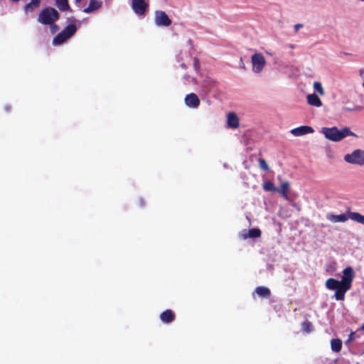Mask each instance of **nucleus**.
Instances as JSON below:
<instances>
[{
	"label": "nucleus",
	"mask_w": 364,
	"mask_h": 364,
	"mask_svg": "<svg viewBox=\"0 0 364 364\" xmlns=\"http://www.w3.org/2000/svg\"><path fill=\"white\" fill-rule=\"evenodd\" d=\"M76 30L77 28L75 25H68L60 33H59L54 37L53 40V43L55 45L62 44L67 39L71 37L75 33Z\"/></svg>",
	"instance_id": "20e7f679"
},
{
	"label": "nucleus",
	"mask_w": 364,
	"mask_h": 364,
	"mask_svg": "<svg viewBox=\"0 0 364 364\" xmlns=\"http://www.w3.org/2000/svg\"><path fill=\"white\" fill-rule=\"evenodd\" d=\"M344 160L349 164L363 166L364 165V151L356 149L350 154H346Z\"/></svg>",
	"instance_id": "39448f33"
},
{
	"label": "nucleus",
	"mask_w": 364,
	"mask_h": 364,
	"mask_svg": "<svg viewBox=\"0 0 364 364\" xmlns=\"http://www.w3.org/2000/svg\"><path fill=\"white\" fill-rule=\"evenodd\" d=\"M314 132V129L310 126H301L290 130V133L296 136L306 135L313 134Z\"/></svg>",
	"instance_id": "1a4fd4ad"
},
{
	"label": "nucleus",
	"mask_w": 364,
	"mask_h": 364,
	"mask_svg": "<svg viewBox=\"0 0 364 364\" xmlns=\"http://www.w3.org/2000/svg\"><path fill=\"white\" fill-rule=\"evenodd\" d=\"M85 11L86 13H90L91 12V1L90 2V4H88L87 7L85 9Z\"/></svg>",
	"instance_id": "2f4dec72"
},
{
	"label": "nucleus",
	"mask_w": 364,
	"mask_h": 364,
	"mask_svg": "<svg viewBox=\"0 0 364 364\" xmlns=\"http://www.w3.org/2000/svg\"><path fill=\"white\" fill-rule=\"evenodd\" d=\"M181 67L183 69H186V68H187L185 63H182V64H181Z\"/></svg>",
	"instance_id": "f704fd0d"
},
{
	"label": "nucleus",
	"mask_w": 364,
	"mask_h": 364,
	"mask_svg": "<svg viewBox=\"0 0 364 364\" xmlns=\"http://www.w3.org/2000/svg\"><path fill=\"white\" fill-rule=\"evenodd\" d=\"M327 218H328V220H329L330 221H331L333 223H343V222L347 221L348 219H350L349 212H348V215L344 214V213L341 214V215L331 214L327 216Z\"/></svg>",
	"instance_id": "ddd939ff"
},
{
	"label": "nucleus",
	"mask_w": 364,
	"mask_h": 364,
	"mask_svg": "<svg viewBox=\"0 0 364 364\" xmlns=\"http://www.w3.org/2000/svg\"><path fill=\"white\" fill-rule=\"evenodd\" d=\"M331 348L333 352L338 353L342 348V341L339 338H333L331 341Z\"/></svg>",
	"instance_id": "f3484780"
},
{
	"label": "nucleus",
	"mask_w": 364,
	"mask_h": 364,
	"mask_svg": "<svg viewBox=\"0 0 364 364\" xmlns=\"http://www.w3.org/2000/svg\"><path fill=\"white\" fill-rule=\"evenodd\" d=\"M131 7L136 16L144 17L148 10L149 4L145 0H131Z\"/></svg>",
	"instance_id": "0eeeda50"
},
{
	"label": "nucleus",
	"mask_w": 364,
	"mask_h": 364,
	"mask_svg": "<svg viewBox=\"0 0 364 364\" xmlns=\"http://www.w3.org/2000/svg\"><path fill=\"white\" fill-rule=\"evenodd\" d=\"M261 230L258 228H252L248 230L247 233H243L242 235V237L243 239L250 238H257L261 236Z\"/></svg>",
	"instance_id": "2eb2a0df"
},
{
	"label": "nucleus",
	"mask_w": 364,
	"mask_h": 364,
	"mask_svg": "<svg viewBox=\"0 0 364 364\" xmlns=\"http://www.w3.org/2000/svg\"><path fill=\"white\" fill-rule=\"evenodd\" d=\"M289 182L286 181V182H284L279 189H277V191L284 198H287V195H288V191H289Z\"/></svg>",
	"instance_id": "6ab92c4d"
},
{
	"label": "nucleus",
	"mask_w": 364,
	"mask_h": 364,
	"mask_svg": "<svg viewBox=\"0 0 364 364\" xmlns=\"http://www.w3.org/2000/svg\"><path fill=\"white\" fill-rule=\"evenodd\" d=\"M55 4L60 11H67L70 8L68 0H55Z\"/></svg>",
	"instance_id": "aec40b11"
},
{
	"label": "nucleus",
	"mask_w": 364,
	"mask_h": 364,
	"mask_svg": "<svg viewBox=\"0 0 364 364\" xmlns=\"http://www.w3.org/2000/svg\"><path fill=\"white\" fill-rule=\"evenodd\" d=\"M41 0H31V1L27 4L25 6V10L28 11V10H32L34 7L38 6L40 4Z\"/></svg>",
	"instance_id": "5701e85b"
},
{
	"label": "nucleus",
	"mask_w": 364,
	"mask_h": 364,
	"mask_svg": "<svg viewBox=\"0 0 364 364\" xmlns=\"http://www.w3.org/2000/svg\"><path fill=\"white\" fill-rule=\"evenodd\" d=\"M312 323L309 321H305L302 323V331L304 333H310L312 331Z\"/></svg>",
	"instance_id": "4be33fe9"
},
{
	"label": "nucleus",
	"mask_w": 364,
	"mask_h": 364,
	"mask_svg": "<svg viewBox=\"0 0 364 364\" xmlns=\"http://www.w3.org/2000/svg\"><path fill=\"white\" fill-rule=\"evenodd\" d=\"M154 23L157 26L168 27L171 20L164 11L157 10L154 13Z\"/></svg>",
	"instance_id": "6e6552de"
},
{
	"label": "nucleus",
	"mask_w": 364,
	"mask_h": 364,
	"mask_svg": "<svg viewBox=\"0 0 364 364\" xmlns=\"http://www.w3.org/2000/svg\"><path fill=\"white\" fill-rule=\"evenodd\" d=\"M359 75L360 77H364V69H360L359 70Z\"/></svg>",
	"instance_id": "72a5a7b5"
},
{
	"label": "nucleus",
	"mask_w": 364,
	"mask_h": 364,
	"mask_svg": "<svg viewBox=\"0 0 364 364\" xmlns=\"http://www.w3.org/2000/svg\"><path fill=\"white\" fill-rule=\"evenodd\" d=\"M263 188L266 191L276 192L277 188L274 186L273 183L269 181H265L263 184Z\"/></svg>",
	"instance_id": "412c9836"
},
{
	"label": "nucleus",
	"mask_w": 364,
	"mask_h": 364,
	"mask_svg": "<svg viewBox=\"0 0 364 364\" xmlns=\"http://www.w3.org/2000/svg\"><path fill=\"white\" fill-rule=\"evenodd\" d=\"M175 314L170 309H166L160 314V319L165 323H171L175 320Z\"/></svg>",
	"instance_id": "f8f14e48"
},
{
	"label": "nucleus",
	"mask_w": 364,
	"mask_h": 364,
	"mask_svg": "<svg viewBox=\"0 0 364 364\" xmlns=\"http://www.w3.org/2000/svg\"><path fill=\"white\" fill-rule=\"evenodd\" d=\"M307 102L310 105L316 107H320L322 105L320 98L315 93L308 95Z\"/></svg>",
	"instance_id": "4468645a"
},
{
	"label": "nucleus",
	"mask_w": 364,
	"mask_h": 364,
	"mask_svg": "<svg viewBox=\"0 0 364 364\" xmlns=\"http://www.w3.org/2000/svg\"><path fill=\"white\" fill-rule=\"evenodd\" d=\"M290 47H291V48H294V46L293 45H291V46H290Z\"/></svg>",
	"instance_id": "ea45409f"
},
{
	"label": "nucleus",
	"mask_w": 364,
	"mask_h": 364,
	"mask_svg": "<svg viewBox=\"0 0 364 364\" xmlns=\"http://www.w3.org/2000/svg\"><path fill=\"white\" fill-rule=\"evenodd\" d=\"M251 63L252 65V72L255 74L260 73L266 65L265 58L260 53H255L252 55Z\"/></svg>",
	"instance_id": "423d86ee"
},
{
	"label": "nucleus",
	"mask_w": 364,
	"mask_h": 364,
	"mask_svg": "<svg viewBox=\"0 0 364 364\" xmlns=\"http://www.w3.org/2000/svg\"><path fill=\"white\" fill-rule=\"evenodd\" d=\"M319 133L324 136H358L348 127H343L341 129H338L336 127H323Z\"/></svg>",
	"instance_id": "7ed1b4c3"
},
{
	"label": "nucleus",
	"mask_w": 364,
	"mask_h": 364,
	"mask_svg": "<svg viewBox=\"0 0 364 364\" xmlns=\"http://www.w3.org/2000/svg\"><path fill=\"white\" fill-rule=\"evenodd\" d=\"M303 27V24L297 23L294 26V31L298 32V31Z\"/></svg>",
	"instance_id": "c85d7f7f"
},
{
	"label": "nucleus",
	"mask_w": 364,
	"mask_h": 364,
	"mask_svg": "<svg viewBox=\"0 0 364 364\" xmlns=\"http://www.w3.org/2000/svg\"><path fill=\"white\" fill-rule=\"evenodd\" d=\"M6 109L7 111L10 110V107H6Z\"/></svg>",
	"instance_id": "e433bc0d"
},
{
	"label": "nucleus",
	"mask_w": 364,
	"mask_h": 364,
	"mask_svg": "<svg viewBox=\"0 0 364 364\" xmlns=\"http://www.w3.org/2000/svg\"><path fill=\"white\" fill-rule=\"evenodd\" d=\"M361 329L364 331V324L362 326Z\"/></svg>",
	"instance_id": "58836bf2"
},
{
	"label": "nucleus",
	"mask_w": 364,
	"mask_h": 364,
	"mask_svg": "<svg viewBox=\"0 0 364 364\" xmlns=\"http://www.w3.org/2000/svg\"><path fill=\"white\" fill-rule=\"evenodd\" d=\"M188 43L191 47L193 46L191 40H188Z\"/></svg>",
	"instance_id": "c9c22d12"
},
{
	"label": "nucleus",
	"mask_w": 364,
	"mask_h": 364,
	"mask_svg": "<svg viewBox=\"0 0 364 364\" xmlns=\"http://www.w3.org/2000/svg\"><path fill=\"white\" fill-rule=\"evenodd\" d=\"M185 104L190 108H197L200 105V100L194 93H190L185 97Z\"/></svg>",
	"instance_id": "9d476101"
},
{
	"label": "nucleus",
	"mask_w": 364,
	"mask_h": 364,
	"mask_svg": "<svg viewBox=\"0 0 364 364\" xmlns=\"http://www.w3.org/2000/svg\"><path fill=\"white\" fill-rule=\"evenodd\" d=\"M349 218L353 221L364 225V215L358 212L349 211Z\"/></svg>",
	"instance_id": "a211bd4d"
},
{
	"label": "nucleus",
	"mask_w": 364,
	"mask_h": 364,
	"mask_svg": "<svg viewBox=\"0 0 364 364\" xmlns=\"http://www.w3.org/2000/svg\"><path fill=\"white\" fill-rule=\"evenodd\" d=\"M50 26V28L52 33H55L58 30V26L54 23L53 24H48Z\"/></svg>",
	"instance_id": "cd10ccee"
},
{
	"label": "nucleus",
	"mask_w": 364,
	"mask_h": 364,
	"mask_svg": "<svg viewBox=\"0 0 364 364\" xmlns=\"http://www.w3.org/2000/svg\"><path fill=\"white\" fill-rule=\"evenodd\" d=\"M313 86H314V90L316 91L318 94H320L321 95H324V90H323L321 82H314Z\"/></svg>",
	"instance_id": "b1692460"
},
{
	"label": "nucleus",
	"mask_w": 364,
	"mask_h": 364,
	"mask_svg": "<svg viewBox=\"0 0 364 364\" xmlns=\"http://www.w3.org/2000/svg\"><path fill=\"white\" fill-rule=\"evenodd\" d=\"M331 141H341L343 138H328Z\"/></svg>",
	"instance_id": "473e14b6"
},
{
	"label": "nucleus",
	"mask_w": 364,
	"mask_h": 364,
	"mask_svg": "<svg viewBox=\"0 0 364 364\" xmlns=\"http://www.w3.org/2000/svg\"><path fill=\"white\" fill-rule=\"evenodd\" d=\"M60 14L58 11L53 7H46L43 9L38 16L39 23L43 25L53 24L59 19Z\"/></svg>",
	"instance_id": "f03ea898"
},
{
	"label": "nucleus",
	"mask_w": 364,
	"mask_h": 364,
	"mask_svg": "<svg viewBox=\"0 0 364 364\" xmlns=\"http://www.w3.org/2000/svg\"><path fill=\"white\" fill-rule=\"evenodd\" d=\"M355 272L351 267L343 270V277L341 281L334 278H329L326 281V287L329 290H335V299L337 301H343L346 293L351 289Z\"/></svg>",
	"instance_id": "f257e3e1"
},
{
	"label": "nucleus",
	"mask_w": 364,
	"mask_h": 364,
	"mask_svg": "<svg viewBox=\"0 0 364 364\" xmlns=\"http://www.w3.org/2000/svg\"><path fill=\"white\" fill-rule=\"evenodd\" d=\"M355 333L351 332L349 335L348 341H352V340L355 339Z\"/></svg>",
	"instance_id": "c756f323"
},
{
	"label": "nucleus",
	"mask_w": 364,
	"mask_h": 364,
	"mask_svg": "<svg viewBox=\"0 0 364 364\" xmlns=\"http://www.w3.org/2000/svg\"><path fill=\"white\" fill-rule=\"evenodd\" d=\"M193 67L196 71H198L200 68V63L199 60L197 58H194L193 59Z\"/></svg>",
	"instance_id": "bb28decb"
},
{
	"label": "nucleus",
	"mask_w": 364,
	"mask_h": 364,
	"mask_svg": "<svg viewBox=\"0 0 364 364\" xmlns=\"http://www.w3.org/2000/svg\"><path fill=\"white\" fill-rule=\"evenodd\" d=\"M102 6V3L97 0H92V11L98 9Z\"/></svg>",
	"instance_id": "a878e982"
},
{
	"label": "nucleus",
	"mask_w": 364,
	"mask_h": 364,
	"mask_svg": "<svg viewBox=\"0 0 364 364\" xmlns=\"http://www.w3.org/2000/svg\"><path fill=\"white\" fill-rule=\"evenodd\" d=\"M138 203H139V206L142 207V206H144V205L145 202H144V200L142 198H139V199L138 200Z\"/></svg>",
	"instance_id": "7c9ffc66"
},
{
	"label": "nucleus",
	"mask_w": 364,
	"mask_h": 364,
	"mask_svg": "<svg viewBox=\"0 0 364 364\" xmlns=\"http://www.w3.org/2000/svg\"><path fill=\"white\" fill-rule=\"evenodd\" d=\"M255 292L262 298H269L271 295L270 290L265 287H257L255 289Z\"/></svg>",
	"instance_id": "dca6fc26"
},
{
	"label": "nucleus",
	"mask_w": 364,
	"mask_h": 364,
	"mask_svg": "<svg viewBox=\"0 0 364 364\" xmlns=\"http://www.w3.org/2000/svg\"><path fill=\"white\" fill-rule=\"evenodd\" d=\"M258 161H259V167L261 168V169H262L265 171H269V166H268L266 161L264 159L260 158V159H259Z\"/></svg>",
	"instance_id": "393cba45"
},
{
	"label": "nucleus",
	"mask_w": 364,
	"mask_h": 364,
	"mask_svg": "<svg viewBox=\"0 0 364 364\" xmlns=\"http://www.w3.org/2000/svg\"><path fill=\"white\" fill-rule=\"evenodd\" d=\"M184 77H185L186 79H188V75H184Z\"/></svg>",
	"instance_id": "4c0bfd02"
},
{
	"label": "nucleus",
	"mask_w": 364,
	"mask_h": 364,
	"mask_svg": "<svg viewBox=\"0 0 364 364\" xmlns=\"http://www.w3.org/2000/svg\"><path fill=\"white\" fill-rule=\"evenodd\" d=\"M227 124L228 127L232 129H236L239 126V118L234 112H229L227 114Z\"/></svg>",
	"instance_id": "9b49d317"
},
{
	"label": "nucleus",
	"mask_w": 364,
	"mask_h": 364,
	"mask_svg": "<svg viewBox=\"0 0 364 364\" xmlns=\"http://www.w3.org/2000/svg\"><path fill=\"white\" fill-rule=\"evenodd\" d=\"M77 1H80L81 0H76Z\"/></svg>",
	"instance_id": "a19ab883"
}]
</instances>
